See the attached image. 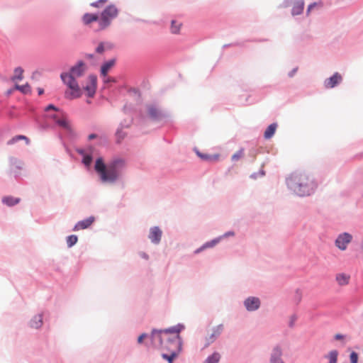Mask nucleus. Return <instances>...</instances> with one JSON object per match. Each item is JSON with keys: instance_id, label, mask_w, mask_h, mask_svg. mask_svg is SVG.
<instances>
[{"instance_id": "1", "label": "nucleus", "mask_w": 363, "mask_h": 363, "mask_svg": "<svg viewBox=\"0 0 363 363\" xmlns=\"http://www.w3.org/2000/svg\"><path fill=\"white\" fill-rule=\"evenodd\" d=\"M184 328L182 325H177L170 328L152 332L151 339L155 347H160L169 352L163 353L162 357L172 363L173 359L182 350V340L179 333Z\"/></svg>"}, {"instance_id": "2", "label": "nucleus", "mask_w": 363, "mask_h": 363, "mask_svg": "<svg viewBox=\"0 0 363 363\" xmlns=\"http://www.w3.org/2000/svg\"><path fill=\"white\" fill-rule=\"evenodd\" d=\"M87 69L86 64L79 60L70 67L69 72L61 74V79L68 88L65 93L66 99L73 100L82 96V89L80 88L77 79L86 74Z\"/></svg>"}, {"instance_id": "3", "label": "nucleus", "mask_w": 363, "mask_h": 363, "mask_svg": "<svg viewBox=\"0 0 363 363\" xmlns=\"http://www.w3.org/2000/svg\"><path fill=\"white\" fill-rule=\"evenodd\" d=\"M125 167V162L121 159L114 160L107 164L101 157L96 160L94 169L104 183H114L121 175Z\"/></svg>"}, {"instance_id": "4", "label": "nucleus", "mask_w": 363, "mask_h": 363, "mask_svg": "<svg viewBox=\"0 0 363 363\" xmlns=\"http://www.w3.org/2000/svg\"><path fill=\"white\" fill-rule=\"evenodd\" d=\"M288 186L301 196L310 195L315 189L316 184L304 172H296L287 179Z\"/></svg>"}, {"instance_id": "5", "label": "nucleus", "mask_w": 363, "mask_h": 363, "mask_svg": "<svg viewBox=\"0 0 363 363\" xmlns=\"http://www.w3.org/2000/svg\"><path fill=\"white\" fill-rule=\"evenodd\" d=\"M119 13V10L114 4H111L106 7L100 15L99 20V28L97 30H102L107 28L111 23V21L116 18Z\"/></svg>"}, {"instance_id": "6", "label": "nucleus", "mask_w": 363, "mask_h": 363, "mask_svg": "<svg viewBox=\"0 0 363 363\" xmlns=\"http://www.w3.org/2000/svg\"><path fill=\"white\" fill-rule=\"evenodd\" d=\"M97 78L95 75H89L87 78L86 84L83 86V89L86 92L89 97H93L96 90Z\"/></svg>"}, {"instance_id": "7", "label": "nucleus", "mask_w": 363, "mask_h": 363, "mask_svg": "<svg viewBox=\"0 0 363 363\" xmlns=\"http://www.w3.org/2000/svg\"><path fill=\"white\" fill-rule=\"evenodd\" d=\"M352 235L349 233H345L340 234L335 240V245L341 250H345L347 245L352 240Z\"/></svg>"}, {"instance_id": "8", "label": "nucleus", "mask_w": 363, "mask_h": 363, "mask_svg": "<svg viewBox=\"0 0 363 363\" xmlns=\"http://www.w3.org/2000/svg\"><path fill=\"white\" fill-rule=\"evenodd\" d=\"M342 79V76L338 72H335L331 77L325 81L324 86L327 89L333 88L340 83Z\"/></svg>"}, {"instance_id": "9", "label": "nucleus", "mask_w": 363, "mask_h": 363, "mask_svg": "<svg viewBox=\"0 0 363 363\" xmlns=\"http://www.w3.org/2000/svg\"><path fill=\"white\" fill-rule=\"evenodd\" d=\"M244 304L247 311H252L259 308L260 301L258 298L249 297L245 301Z\"/></svg>"}, {"instance_id": "10", "label": "nucleus", "mask_w": 363, "mask_h": 363, "mask_svg": "<svg viewBox=\"0 0 363 363\" xmlns=\"http://www.w3.org/2000/svg\"><path fill=\"white\" fill-rule=\"evenodd\" d=\"M162 232L157 226L151 228L150 230L149 238L152 243L158 244L160 242Z\"/></svg>"}, {"instance_id": "11", "label": "nucleus", "mask_w": 363, "mask_h": 363, "mask_svg": "<svg viewBox=\"0 0 363 363\" xmlns=\"http://www.w3.org/2000/svg\"><path fill=\"white\" fill-rule=\"evenodd\" d=\"M223 325H219L215 328H213L212 333L209 335L208 337L206 338V343L205 346L209 345L211 343L213 342L217 337L220 335L221 332L223 331Z\"/></svg>"}, {"instance_id": "12", "label": "nucleus", "mask_w": 363, "mask_h": 363, "mask_svg": "<svg viewBox=\"0 0 363 363\" xmlns=\"http://www.w3.org/2000/svg\"><path fill=\"white\" fill-rule=\"evenodd\" d=\"M350 275L347 273L340 272L335 275V281L340 286H345L349 284L350 281Z\"/></svg>"}, {"instance_id": "13", "label": "nucleus", "mask_w": 363, "mask_h": 363, "mask_svg": "<svg viewBox=\"0 0 363 363\" xmlns=\"http://www.w3.org/2000/svg\"><path fill=\"white\" fill-rule=\"evenodd\" d=\"M94 217L91 216L85 220L79 221L74 227V231H78L80 230H84L88 228L94 222Z\"/></svg>"}, {"instance_id": "14", "label": "nucleus", "mask_w": 363, "mask_h": 363, "mask_svg": "<svg viewBox=\"0 0 363 363\" xmlns=\"http://www.w3.org/2000/svg\"><path fill=\"white\" fill-rule=\"evenodd\" d=\"M100 19L99 16L95 13H84L82 18V22L86 26H89L93 22H98Z\"/></svg>"}, {"instance_id": "15", "label": "nucleus", "mask_w": 363, "mask_h": 363, "mask_svg": "<svg viewBox=\"0 0 363 363\" xmlns=\"http://www.w3.org/2000/svg\"><path fill=\"white\" fill-rule=\"evenodd\" d=\"M282 354L281 350L279 347H275L271 354V363H284V362L281 359V357Z\"/></svg>"}, {"instance_id": "16", "label": "nucleus", "mask_w": 363, "mask_h": 363, "mask_svg": "<svg viewBox=\"0 0 363 363\" xmlns=\"http://www.w3.org/2000/svg\"><path fill=\"white\" fill-rule=\"evenodd\" d=\"M116 60L112 59L106 62H105L101 68V74L104 77H106L108 71L115 65Z\"/></svg>"}, {"instance_id": "17", "label": "nucleus", "mask_w": 363, "mask_h": 363, "mask_svg": "<svg viewBox=\"0 0 363 363\" xmlns=\"http://www.w3.org/2000/svg\"><path fill=\"white\" fill-rule=\"evenodd\" d=\"M304 8V3L302 1H297L294 3L293 7H292V14L294 16L298 15L302 13Z\"/></svg>"}, {"instance_id": "18", "label": "nucleus", "mask_w": 363, "mask_h": 363, "mask_svg": "<svg viewBox=\"0 0 363 363\" xmlns=\"http://www.w3.org/2000/svg\"><path fill=\"white\" fill-rule=\"evenodd\" d=\"M43 325V317L42 315H37L33 317L30 320V327L33 328H39Z\"/></svg>"}, {"instance_id": "19", "label": "nucleus", "mask_w": 363, "mask_h": 363, "mask_svg": "<svg viewBox=\"0 0 363 363\" xmlns=\"http://www.w3.org/2000/svg\"><path fill=\"white\" fill-rule=\"evenodd\" d=\"M276 129H277V124L275 123H272L271 125H269L267 128L266 129V130L264 131V136L266 139H269L271 138L275 131H276Z\"/></svg>"}, {"instance_id": "20", "label": "nucleus", "mask_w": 363, "mask_h": 363, "mask_svg": "<svg viewBox=\"0 0 363 363\" xmlns=\"http://www.w3.org/2000/svg\"><path fill=\"white\" fill-rule=\"evenodd\" d=\"M23 69L21 67H16L14 69L13 75L11 77L13 82L21 81L23 79Z\"/></svg>"}, {"instance_id": "21", "label": "nucleus", "mask_w": 363, "mask_h": 363, "mask_svg": "<svg viewBox=\"0 0 363 363\" xmlns=\"http://www.w3.org/2000/svg\"><path fill=\"white\" fill-rule=\"evenodd\" d=\"M220 359V354L218 352H214L208 356L203 363H218Z\"/></svg>"}, {"instance_id": "22", "label": "nucleus", "mask_w": 363, "mask_h": 363, "mask_svg": "<svg viewBox=\"0 0 363 363\" xmlns=\"http://www.w3.org/2000/svg\"><path fill=\"white\" fill-rule=\"evenodd\" d=\"M182 24L177 21H172L171 22V32L173 34H178L180 32Z\"/></svg>"}, {"instance_id": "23", "label": "nucleus", "mask_w": 363, "mask_h": 363, "mask_svg": "<svg viewBox=\"0 0 363 363\" xmlns=\"http://www.w3.org/2000/svg\"><path fill=\"white\" fill-rule=\"evenodd\" d=\"M2 201L7 206H12L15 204H17L20 201V199L18 198H13L12 196H6L3 198Z\"/></svg>"}, {"instance_id": "24", "label": "nucleus", "mask_w": 363, "mask_h": 363, "mask_svg": "<svg viewBox=\"0 0 363 363\" xmlns=\"http://www.w3.org/2000/svg\"><path fill=\"white\" fill-rule=\"evenodd\" d=\"M21 140H25L26 143L27 145H28L30 143V140L26 136H24V135H16V136L12 138L11 140H9L7 142V144L11 145H13L15 143H16V142H18V141H19Z\"/></svg>"}, {"instance_id": "25", "label": "nucleus", "mask_w": 363, "mask_h": 363, "mask_svg": "<svg viewBox=\"0 0 363 363\" xmlns=\"http://www.w3.org/2000/svg\"><path fill=\"white\" fill-rule=\"evenodd\" d=\"M218 242H219V239H216V240H211L210 242H208L205 243L202 247H201L200 248L197 249L195 251V253L198 254V253H199L200 252H201L204 249H206V248H208V247H212L215 246Z\"/></svg>"}, {"instance_id": "26", "label": "nucleus", "mask_w": 363, "mask_h": 363, "mask_svg": "<svg viewBox=\"0 0 363 363\" xmlns=\"http://www.w3.org/2000/svg\"><path fill=\"white\" fill-rule=\"evenodd\" d=\"M244 155H245V150H244V148H240L239 150H238L236 152H235L232 155L231 160L233 162H238V160L243 158Z\"/></svg>"}, {"instance_id": "27", "label": "nucleus", "mask_w": 363, "mask_h": 363, "mask_svg": "<svg viewBox=\"0 0 363 363\" xmlns=\"http://www.w3.org/2000/svg\"><path fill=\"white\" fill-rule=\"evenodd\" d=\"M338 352L337 350L330 351L327 355V358L329 360V363H337V362Z\"/></svg>"}, {"instance_id": "28", "label": "nucleus", "mask_w": 363, "mask_h": 363, "mask_svg": "<svg viewBox=\"0 0 363 363\" xmlns=\"http://www.w3.org/2000/svg\"><path fill=\"white\" fill-rule=\"evenodd\" d=\"M148 113L150 116L154 119L158 118L160 116L159 110L155 107H150L148 108Z\"/></svg>"}, {"instance_id": "29", "label": "nucleus", "mask_w": 363, "mask_h": 363, "mask_svg": "<svg viewBox=\"0 0 363 363\" xmlns=\"http://www.w3.org/2000/svg\"><path fill=\"white\" fill-rule=\"evenodd\" d=\"M15 89L17 90H19L20 91H21L23 94L30 93L31 91L30 86L28 84H26L25 85H22V86L16 84Z\"/></svg>"}, {"instance_id": "30", "label": "nucleus", "mask_w": 363, "mask_h": 363, "mask_svg": "<svg viewBox=\"0 0 363 363\" xmlns=\"http://www.w3.org/2000/svg\"><path fill=\"white\" fill-rule=\"evenodd\" d=\"M55 123L60 127L68 128V123L62 114H61L60 117L56 121Z\"/></svg>"}, {"instance_id": "31", "label": "nucleus", "mask_w": 363, "mask_h": 363, "mask_svg": "<svg viewBox=\"0 0 363 363\" xmlns=\"http://www.w3.org/2000/svg\"><path fill=\"white\" fill-rule=\"evenodd\" d=\"M78 238L77 235H72L67 238V244L68 247H72L77 242Z\"/></svg>"}, {"instance_id": "32", "label": "nucleus", "mask_w": 363, "mask_h": 363, "mask_svg": "<svg viewBox=\"0 0 363 363\" xmlns=\"http://www.w3.org/2000/svg\"><path fill=\"white\" fill-rule=\"evenodd\" d=\"M350 363H358V354L355 352H351L350 355Z\"/></svg>"}, {"instance_id": "33", "label": "nucleus", "mask_w": 363, "mask_h": 363, "mask_svg": "<svg viewBox=\"0 0 363 363\" xmlns=\"http://www.w3.org/2000/svg\"><path fill=\"white\" fill-rule=\"evenodd\" d=\"M107 2V0H99L91 4V6L95 8H99Z\"/></svg>"}, {"instance_id": "34", "label": "nucleus", "mask_w": 363, "mask_h": 363, "mask_svg": "<svg viewBox=\"0 0 363 363\" xmlns=\"http://www.w3.org/2000/svg\"><path fill=\"white\" fill-rule=\"evenodd\" d=\"M91 161H92V158L90 155H86L83 158V163L86 166L89 165L91 162Z\"/></svg>"}, {"instance_id": "35", "label": "nucleus", "mask_w": 363, "mask_h": 363, "mask_svg": "<svg viewBox=\"0 0 363 363\" xmlns=\"http://www.w3.org/2000/svg\"><path fill=\"white\" fill-rule=\"evenodd\" d=\"M105 50V45L104 43H101L96 49V52L102 53Z\"/></svg>"}, {"instance_id": "36", "label": "nucleus", "mask_w": 363, "mask_h": 363, "mask_svg": "<svg viewBox=\"0 0 363 363\" xmlns=\"http://www.w3.org/2000/svg\"><path fill=\"white\" fill-rule=\"evenodd\" d=\"M116 136L118 138V142L119 143L122 139H123L125 134L121 130H118L116 133Z\"/></svg>"}, {"instance_id": "37", "label": "nucleus", "mask_w": 363, "mask_h": 363, "mask_svg": "<svg viewBox=\"0 0 363 363\" xmlns=\"http://www.w3.org/2000/svg\"><path fill=\"white\" fill-rule=\"evenodd\" d=\"M50 110H54V111H55L59 112V109H58L57 107H55V106L52 105V104H50V105L48 106L45 108V111H49Z\"/></svg>"}, {"instance_id": "38", "label": "nucleus", "mask_w": 363, "mask_h": 363, "mask_svg": "<svg viewBox=\"0 0 363 363\" xmlns=\"http://www.w3.org/2000/svg\"><path fill=\"white\" fill-rule=\"evenodd\" d=\"M61 114H62V113H55V114L49 115V117L52 118L56 122V121L60 117Z\"/></svg>"}, {"instance_id": "39", "label": "nucleus", "mask_w": 363, "mask_h": 363, "mask_svg": "<svg viewBox=\"0 0 363 363\" xmlns=\"http://www.w3.org/2000/svg\"><path fill=\"white\" fill-rule=\"evenodd\" d=\"M296 321V317L295 315H291L290 317L289 326L293 327Z\"/></svg>"}, {"instance_id": "40", "label": "nucleus", "mask_w": 363, "mask_h": 363, "mask_svg": "<svg viewBox=\"0 0 363 363\" xmlns=\"http://www.w3.org/2000/svg\"><path fill=\"white\" fill-rule=\"evenodd\" d=\"M147 337V335L143 333L142 335H140L139 337H138V343H142L143 340L144 338H145Z\"/></svg>"}, {"instance_id": "41", "label": "nucleus", "mask_w": 363, "mask_h": 363, "mask_svg": "<svg viewBox=\"0 0 363 363\" xmlns=\"http://www.w3.org/2000/svg\"><path fill=\"white\" fill-rule=\"evenodd\" d=\"M115 80L113 78H110V77H106L105 79H104V82L105 83H108V82H114Z\"/></svg>"}, {"instance_id": "42", "label": "nucleus", "mask_w": 363, "mask_h": 363, "mask_svg": "<svg viewBox=\"0 0 363 363\" xmlns=\"http://www.w3.org/2000/svg\"><path fill=\"white\" fill-rule=\"evenodd\" d=\"M335 339L337 340H342V339H343V335H342L340 334H336L335 335Z\"/></svg>"}, {"instance_id": "43", "label": "nucleus", "mask_w": 363, "mask_h": 363, "mask_svg": "<svg viewBox=\"0 0 363 363\" xmlns=\"http://www.w3.org/2000/svg\"><path fill=\"white\" fill-rule=\"evenodd\" d=\"M199 157H201V158H203L205 160H211V156H204V155H202L201 154H199Z\"/></svg>"}, {"instance_id": "44", "label": "nucleus", "mask_w": 363, "mask_h": 363, "mask_svg": "<svg viewBox=\"0 0 363 363\" xmlns=\"http://www.w3.org/2000/svg\"><path fill=\"white\" fill-rule=\"evenodd\" d=\"M315 4H311L308 8V10H307V12H310V11L311 10V9L315 6Z\"/></svg>"}, {"instance_id": "45", "label": "nucleus", "mask_w": 363, "mask_h": 363, "mask_svg": "<svg viewBox=\"0 0 363 363\" xmlns=\"http://www.w3.org/2000/svg\"><path fill=\"white\" fill-rule=\"evenodd\" d=\"M141 256H142V257H143L144 259H148V255H146V254H145V253H144V252L141 253Z\"/></svg>"}, {"instance_id": "46", "label": "nucleus", "mask_w": 363, "mask_h": 363, "mask_svg": "<svg viewBox=\"0 0 363 363\" xmlns=\"http://www.w3.org/2000/svg\"><path fill=\"white\" fill-rule=\"evenodd\" d=\"M96 137V135L95 134H91L89 135V138L91 140V139H94Z\"/></svg>"}, {"instance_id": "47", "label": "nucleus", "mask_w": 363, "mask_h": 363, "mask_svg": "<svg viewBox=\"0 0 363 363\" xmlns=\"http://www.w3.org/2000/svg\"><path fill=\"white\" fill-rule=\"evenodd\" d=\"M43 89L39 88V89H38V94H39V95L43 94Z\"/></svg>"}, {"instance_id": "48", "label": "nucleus", "mask_w": 363, "mask_h": 363, "mask_svg": "<svg viewBox=\"0 0 363 363\" xmlns=\"http://www.w3.org/2000/svg\"><path fill=\"white\" fill-rule=\"evenodd\" d=\"M360 247H361V250H362V252H363V241H362V243H361V246H360Z\"/></svg>"}, {"instance_id": "49", "label": "nucleus", "mask_w": 363, "mask_h": 363, "mask_svg": "<svg viewBox=\"0 0 363 363\" xmlns=\"http://www.w3.org/2000/svg\"><path fill=\"white\" fill-rule=\"evenodd\" d=\"M233 235V233H228L226 234V235Z\"/></svg>"}, {"instance_id": "50", "label": "nucleus", "mask_w": 363, "mask_h": 363, "mask_svg": "<svg viewBox=\"0 0 363 363\" xmlns=\"http://www.w3.org/2000/svg\"><path fill=\"white\" fill-rule=\"evenodd\" d=\"M108 48H111V45H108Z\"/></svg>"}]
</instances>
